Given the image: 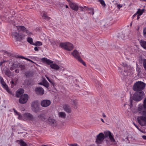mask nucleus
<instances>
[{
	"instance_id": "774afa93",
	"label": "nucleus",
	"mask_w": 146,
	"mask_h": 146,
	"mask_svg": "<svg viewBox=\"0 0 146 146\" xmlns=\"http://www.w3.org/2000/svg\"><path fill=\"white\" fill-rule=\"evenodd\" d=\"M12 83L13 84L14 83V82H13L12 81Z\"/></svg>"
},
{
	"instance_id": "a19ab883",
	"label": "nucleus",
	"mask_w": 146,
	"mask_h": 146,
	"mask_svg": "<svg viewBox=\"0 0 146 146\" xmlns=\"http://www.w3.org/2000/svg\"><path fill=\"white\" fill-rule=\"evenodd\" d=\"M122 6V5L121 4H118L117 5V7L118 8L120 9V8Z\"/></svg>"
},
{
	"instance_id": "f03ea898",
	"label": "nucleus",
	"mask_w": 146,
	"mask_h": 146,
	"mask_svg": "<svg viewBox=\"0 0 146 146\" xmlns=\"http://www.w3.org/2000/svg\"><path fill=\"white\" fill-rule=\"evenodd\" d=\"M145 84L143 82L138 81L134 84L133 89L134 91L137 92L141 91V90L145 88Z\"/></svg>"
},
{
	"instance_id": "dca6fc26",
	"label": "nucleus",
	"mask_w": 146,
	"mask_h": 146,
	"mask_svg": "<svg viewBox=\"0 0 146 146\" xmlns=\"http://www.w3.org/2000/svg\"><path fill=\"white\" fill-rule=\"evenodd\" d=\"M69 5L71 8L74 11H77L79 9V7L76 4L70 2L69 3Z\"/></svg>"
},
{
	"instance_id": "338daca9",
	"label": "nucleus",
	"mask_w": 146,
	"mask_h": 146,
	"mask_svg": "<svg viewBox=\"0 0 146 146\" xmlns=\"http://www.w3.org/2000/svg\"><path fill=\"white\" fill-rule=\"evenodd\" d=\"M140 1H146L145 0H140Z\"/></svg>"
},
{
	"instance_id": "de8ad7c7",
	"label": "nucleus",
	"mask_w": 146,
	"mask_h": 146,
	"mask_svg": "<svg viewBox=\"0 0 146 146\" xmlns=\"http://www.w3.org/2000/svg\"><path fill=\"white\" fill-rule=\"evenodd\" d=\"M44 84V80L43 82H40L38 83V84L39 85H43V84Z\"/></svg>"
},
{
	"instance_id": "3c124183",
	"label": "nucleus",
	"mask_w": 146,
	"mask_h": 146,
	"mask_svg": "<svg viewBox=\"0 0 146 146\" xmlns=\"http://www.w3.org/2000/svg\"><path fill=\"white\" fill-rule=\"evenodd\" d=\"M142 137L143 139H144L146 140V136L143 135Z\"/></svg>"
},
{
	"instance_id": "412c9836",
	"label": "nucleus",
	"mask_w": 146,
	"mask_h": 146,
	"mask_svg": "<svg viewBox=\"0 0 146 146\" xmlns=\"http://www.w3.org/2000/svg\"><path fill=\"white\" fill-rule=\"evenodd\" d=\"M51 68L56 70L58 69L60 67L59 66L56 64H52L50 65Z\"/></svg>"
},
{
	"instance_id": "864d4df0",
	"label": "nucleus",
	"mask_w": 146,
	"mask_h": 146,
	"mask_svg": "<svg viewBox=\"0 0 146 146\" xmlns=\"http://www.w3.org/2000/svg\"><path fill=\"white\" fill-rule=\"evenodd\" d=\"M53 85H54V83L51 80V82H50Z\"/></svg>"
},
{
	"instance_id": "ddd939ff",
	"label": "nucleus",
	"mask_w": 146,
	"mask_h": 146,
	"mask_svg": "<svg viewBox=\"0 0 146 146\" xmlns=\"http://www.w3.org/2000/svg\"><path fill=\"white\" fill-rule=\"evenodd\" d=\"M51 104L50 101L49 100H44L41 102V105L43 107H47L49 106Z\"/></svg>"
},
{
	"instance_id": "cd10ccee",
	"label": "nucleus",
	"mask_w": 146,
	"mask_h": 146,
	"mask_svg": "<svg viewBox=\"0 0 146 146\" xmlns=\"http://www.w3.org/2000/svg\"><path fill=\"white\" fill-rule=\"evenodd\" d=\"M49 84L48 82L44 79V84H43V86L46 88H48L49 86Z\"/></svg>"
},
{
	"instance_id": "39448f33",
	"label": "nucleus",
	"mask_w": 146,
	"mask_h": 146,
	"mask_svg": "<svg viewBox=\"0 0 146 146\" xmlns=\"http://www.w3.org/2000/svg\"><path fill=\"white\" fill-rule=\"evenodd\" d=\"M144 95V93L143 91L136 92L133 95V99L135 101H139L142 99Z\"/></svg>"
},
{
	"instance_id": "473e14b6",
	"label": "nucleus",
	"mask_w": 146,
	"mask_h": 146,
	"mask_svg": "<svg viewBox=\"0 0 146 146\" xmlns=\"http://www.w3.org/2000/svg\"><path fill=\"white\" fill-rule=\"evenodd\" d=\"M5 74L8 76H9L11 75V72L9 70H6L5 71Z\"/></svg>"
},
{
	"instance_id": "a18cd8bd",
	"label": "nucleus",
	"mask_w": 146,
	"mask_h": 146,
	"mask_svg": "<svg viewBox=\"0 0 146 146\" xmlns=\"http://www.w3.org/2000/svg\"><path fill=\"white\" fill-rule=\"evenodd\" d=\"M130 108H131L132 106V101L131 100H130Z\"/></svg>"
},
{
	"instance_id": "20e7f679",
	"label": "nucleus",
	"mask_w": 146,
	"mask_h": 146,
	"mask_svg": "<svg viewBox=\"0 0 146 146\" xmlns=\"http://www.w3.org/2000/svg\"><path fill=\"white\" fill-rule=\"evenodd\" d=\"M60 46L61 48L68 51L72 50L74 47L73 45L69 42L61 43L60 44Z\"/></svg>"
},
{
	"instance_id": "bb28decb",
	"label": "nucleus",
	"mask_w": 146,
	"mask_h": 146,
	"mask_svg": "<svg viewBox=\"0 0 146 146\" xmlns=\"http://www.w3.org/2000/svg\"><path fill=\"white\" fill-rule=\"evenodd\" d=\"M27 41L29 43L33 45L34 43L33 42V40L32 38L30 37L28 38H27Z\"/></svg>"
},
{
	"instance_id": "b1692460",
	"label": "nucleus",
	"mask_w": 146,
	"mask_h": 146,
	"mask_svg": "<svg viewBox=\"0 0 146 146\" xmlns=\"http://www.w3.org/2000/svg\"><path fill=\"white\" fill-rule=\"evenodd\" d=\"M13 110L15 114L18 116V118L20 119H22V115H21L15 109H13Z\"/></svg>"
},
{
	"instance_id": "0e129e2a",
	"label": "nucleus",
	"mask_w": 146,
	"mask_h": 146,
	"mask_svg": "<svg viewBox=\"0 0 146 146\" xmlns=\"http://www.w3.org/2000/svg\"><path fill=\"white\" fill-rule=\"evenodd\" d=\"M20 67H21H21L22 68V67H23H23H24V66H23V65H21V66H20Z\"/></svg>"
},
{
	"instance_id": "9b49d317",
	"label": "nucleus",
	"mask_w": 146,
	"mask_h": 146,
	"mask_svg": "<svg viewBox=\"0 0 146 146\" xmlns=\"http://www.w3.org/2000/svg\"><path fill=\"white\" fill-rule=\"evenodd\" d=\"M13 37L15 38L17 41H20L23 38V36L21 35H20L17 32H14L12 34Z\"/></svg>"
},
{
	"instance_id": "37998d69",
	"label": "nucleus",
	"mask_w": 146,
	"mask_h": 146,
	"mask_svg": "<svg viewBox=\"0 0 146 146\" xmlns=\"http://www.w3.org/2000/svg\"><path fill=\"white\" fill-rule=\"evenodd\" d=\"M34 50L35 51H38V48L37 47H35L34 48Z\"/></svg>"
},
{
	"instance_id": "a211bd4d",
	"label": "nucleus",
	"mask_w": 146,
	"mask_h": 146,
	"mask_svg": "<svg viewBox=\"0 0 146 146\" xmlns=\"http://www.w3.org/2000/svg\"><path fill=\"white\" fill-rule=\"evenodd\" d=\"M24 92V90L22 89H20L17 91L16 93V96L17 97H20Z\"/></svg>"
},
{
	"instance_id": "a878e982",
	"label": "nucleus",
	"mask_w": 146,
	"mask_h": 146,
	"mask_svg": "<svg viewBox=\"0 0 146 146\" xmlns=\"http://www.w3.org/2000/svg\"><path fill=\"white\" fill-rule=\"evenodd\" d=\"M79 8L80 10L84 12H85L88 9V8L86 6H84V7H80Z\"/></svg>"
},
{
	"instance_id": "bf43d9fd",
	"label": "nucleus",
	"mask_w": 146,
	"mask_h": 146,
	"mask_svg": "<svg viewBox=\"0 0 146 146\" xmlns=\"http://www.w3.org/2000/svg\"><path fill=\"white\" fill-rule=\"evenodd\" d=\"M137 15V13H135V14H134L133 16V18H134V17Z\"/></svg>"
},
{
	"instance_id": "e2e57ef3",
	"label": "nucleus",
	"mask_w": 146,
	"mask_h": 146,
	"mask_svg": "<svg viewBox=\"0 0 146 146\" xmlns=\"http://www.w3.org/2000/svg\"><path fill=\"white\" fill-rule=\"evenodd\" d=\"M65 7L66 8H68V6L67 5H66Z\"/></svg>"
},
{
	"instance_id": "4468645a",
	"label": "nucleus",
	"mask_w": 146,
	"mask_h": 146,
	"mask_svg": "<svg viewBox=\"0 0 146 146\" xmlns=\"http://www.w3.org/2000/svg\"><path fill=\"white\" fill-rule=\"evenodd\" d=\"M36 93L39 95H42L44 94V90L42 88L38 87L35 89Z\"/></svg>"
},
{
	"instance_id": "7c9ffc66",
	"label": "nucleus",
	"mask_w": 146,
	"mask_h": 146,
	"mask_svg": "<svg viewBox=\"0 0 146 146\" xmlns=\"http://www.w3.org/2000/svg\"><path fill=\"white\" fill-rule=\"evenodd\" d=\"M98 1L100 3L102 6L104 7H105L106 6V4L104 0H98Z\"/></svg>"
},
{
	"instance_id": "f3484780",
	"label": "nucleus",
	"mask_w": 146,
	"mask_h": 146,
	"mask_svg": "<svg viewBox=\"0 0 146 146\" xmlns=\"http://www.w3.org/2000/svg\"><path fill=\"white\" fill-rule=\"evenodd\" d=\"M63 109L66 112L70 113L72 111L71 109L70 106L67 104H65L63 106Z\"/></svg>"
},
{
	"instance_id": "6ab92c4d",
	"label": "nucleus",
	"mask_w": 146,
	"mask_h": 146,
	"mask_svg": "<svg viewBox=\"0 0 146 146\" xmlns=\"http://www.w3.org/2000/svg\"><path fill=\"white\" fill-rule=\"evenodd\" d=\"M139 43L142 47L146 49V41L141 40L139 41Z\"/></svg>"
},
{
	"instance_id": "6e6d98bb",
	"label": "nucleus",
	"mask_w": 146,
	"mask_h": 146,
	"mask_svg": "<svg viewBox=\"0 0 146 146\" xmlns=\"http://www.w3.org/2000/svg\"><path fill=\"white\" fill-rule=\"evenodd\" d=\"M46 78H47L48 80L49 81V82H51V80L49 79L48 77H46Z\"/></svg>"
},
{
	"instance_id": "680f3d73",
	"label": "nucleus",
	"mask_w": 146,
	"mask_h": 146,
	"mask_svg": "<svg viewBox=\"0 0 146 146\" xmlns=\"http://www.w3.org/2000/svg\"><path fill=\"white\" fill-rule=\"evenodd\" d=\"M67 1H68L69 2V3H70V2H72L70 0H67Z\"/></svg>"
},
{
	"instance_id": "393cba45",
	"label": "nucleus",
	"mask_w": 146,
	"mask_h": 146,
	"mask_svg": "<svg viewBox=\"0 0 146 146\" xmlns=\"http://www.w3.org/2000/svg\"><path fill=\"white\" fill-rule=\"evenodd\" d=\"M144 11V9H139L136 13L137 14H138V15H142L143 13V12Z\"/></svg>"
},
{
	"instance_id": "423d86ee",
	"label": "nucleus",
	"mask_w": 146,
	"mask_h": 146,
	"mask_svg": "<svg viewBox=\"0 0 146 146\" xmlns=\"http://www.w3.org/2000/svg\"><path fill=\"white\" fill-rule=\"evenodd\" d=\"M31 109L33 111L35 112H37L40 110L39 104L37 102L34 101L32 103Z\"/></svg>"
},
{
	"instance_id": "4c0bfd02",
	"label": "nucleus",
	"mask_w": 146,
	"mask_h": 146,
	"mask_svg": "<svg viewBox=\"0 0 146 146\" xmlns=\"http://www.w3.org/2000/svg\"><path fill=\"white\" fill-rule=\"evenodd\" d=\"M47 58H44L41 59V60L44 62H45L47 60Z\"/></svg>"
},
{
	"instance_id": "603ef678",
	"label": "nucleus",
	"mask_w": 146,
	"mask_h": 146,
	"mask_svg": "<svg viewBox=\"0 0 146 146\" xmlns=\"http://www.w3.org/2000/svg\"><path fill=\"white\" fill-rule=\"evenodd\" d=\"M15 72L16 73H18L19 72V70H18V69H16L15 70Z\"/></svg>"
},
{
	"instance_id": "49530a36",
	"label": "nucleus",
	"mask_w": 146,
	"mask_h": 146,
	"mask_svg": "<svg viewBox=\"0 0 146 146\" xmlns=\"http://www.w3.org/2000/svg\"><path fill=\"white\" fill-rule=\"evenodd\" d=\"M25 59L29 61L32 62V61L31 60L26 58H25Z\"/></svg>"
},
{
	"instance_id": "8fccbe9b",
	"label": "nucleus",
	"mask_w": 146,
	"mask_h": 146,
	"mask_svg": "<svg viewBox=\"0 0 146 146\" xmlns=\"http://www.w3.org/2000/svg\"><path fill=\"white\" fill-rule=\"evenodd\" d=\"M50 43H51V44H52V45H54V44H55V43L54 42H53V41H50Z\"/></svg>"
},
{
	"instance_id": "72a5a7b5",
	"label": "nucleus",
	"mask_w": 146,
	"mask_h": 146,
	"mask_svg": "<svg viewBox=\"0 0 146 146\" xmlns=\"http://www.w3.org/2000/svg\"><path fill=\"white\" fill-rule=\"evenodd\" d=\"M143 34L144 37L146 38V28H144L143 29Z\"/></svg>"
},
{
	"instance_id": "2f4dec72",
	"label": "nucleus",
	"mask_w": 146,
	"mask_h": 146,
	"mask_svg": "<svg viewBox=\"0 0 146 146\" xmlns=\"http://www.w3.org/2000/svg\"><path fill=\"white\" fill-rule=\"evenodd\" d=\"M42 17L43 19L46 20H48L50 19V18L49 17H48L47 16V15L46 14H44L43 15Z\"/></svg>"
},
{
	"instance_id": "5701e85b",
	"label": "nucleus",
	"mask_w": 146,
	"mask_h": 146,
	"mask_svg": "<svg viewBox=\"0 0 146 146\" xmlns=\"http://www.w3.org/2000/svg\"><path fill=\"white\" fill-rule=\"evenodd\" d=\"M19 143L21 146H26V144L22 140H20L17 141Z\"/></svg>"
},
{
	"instance_id": "1a4fd4ad",
	"label": "nucleus",
	"mask_w": 146,
	"mask_h": 146,
	"mask_svg": "<svg viewBox=\"0 0 146 146\" xmlns=\"http://www.w3.org/2000/svg\"><path fill=\"white\" fill-rule=\"evenodd\" d=\"M139 123L141 126L146 125V117L142 116L139 117L137 118Z\"/></svg>"
},
{
	"instance_id": "f8f14e48",
	"label": "nucleus",
	"mask_w": 146,
	"mask_h": 146,
	"mask_svg": "<svg viewBox=\"0 0 146 146\" xmlns=\"http://www.w3.org/2000/svg\"><path fill=\"white\" fill-rule=\"evenodd\" d=\"M48 122L50 125L53 126H56L57 125L56 121L51 117H49L48 120Z\"/></svg>"
},
{
	"instance_id": "79ce46f5",
	"label": "nucleus",
	"mask_w": 146,
	"mask_h": 146,
	"mask_svg": "<svg viewBox=\"0 0 146 146\" xmlns=\"http://www.w3.org/2000/svg\"><path fill=\"white\" fill-rule=\"evenodd\" d=\"M134 125L135 126V127L139 130L140 131H141L143 133V132L139 128V127H138V126L136 125V124H135L134 123Z\"/></svg>"
},
{
	"instance_id": "7ed1b4c3",
	"label": "nucleus",
	"mask_w": 146,
	"mask_h": 146,
	"mask_svg": "<svg viewBox=\"0 0 146 146\" xmlns=\"http://www.w3.org/2000/svg\"><path fill=\"white\" fill-rule=\"evenodd\" d=\"M80 54L81 52L78 51L76 50H74L71 53V54L78 61L81 63L84 66H86V64L85 62L83 61L80 57Z\"/></svg>"
},
{
	"instance_id": "9d476101",
	"label": "nucleus",
	"mask_w": 146,
	"mask_h": 146,
	"mask_svg": "<svg viewBox=\"0 0 146 146\" xmlns=\"http://www.w3.org/2000/svg\"><path fill=\"white\" fill-rule=\"evenodd\" d=\"M17 28L19 31H22L25 32L29 35L32 34L31 32H29V31L24 26H17Z\"/></svg>"
},
{
	"instance_id": "ea45409f",
	"label": "nucleus",
	"mask_w": 146,
	"mask_h": 146,
	"mask_svg": "<svg viewBox=\"0 0 146 146\" xmlns=\"http://www.w3.org/2000/svg\"><path fill=\"white\" fill-rule=\"evenodd\" d=\"M4 81V80L3 78L0 76V82L1 83L2 82H3Z\"/></svg>"
},
{
	"instance_id": "f257e3e1",
	"label": "nucleus",
	"mask_w": 146,
	"mask_h": 146,
	"mask_svg": "<svg viewBox=\"0 0 146 146\" xmlns=\"http://www.w3.org/2000/svg\"><path fill=\"white\" fill-rule=\"evenodd\" d=\"M104 134L102 133H100L97 136V138L96 142L98 144L101 143L105 138V136L106 137H108L110 141L112 142H115V139L113 138V135L109 131H104Z\"/></svg>"
},
{
	"instance_id": "13d9d810",
	"label": "nucleus",
	"mask_w": 146,
	"mask_h": 146,
	"mask_svg": "<svg viewBox=\"0 0 146 146\" xmlns=\"http://www.w3.org/2000/svg\"><path fill=\"white\" fill-rule=\"evenodd\" d=\"M140 16V15H137V20H138V19H139V18H140L139 16Z\"/></svg>"
},
{
	"instance_id": "c756f323",
	"label": "nucleus",
	"mask_w": 146,
	"mask_h": 146,
	"mask_svg": "<svg viewBox=\"0 0 146 146\" xmlns=\"http://www.w3.org/2000/svg\"><path fill=\"white\" fill-rule=\"evenodd\" d=\"M42 45V43L40 41H38L36 42L35 43H34L33 44L34 45H36V46H41Z\"/></svg>"
},
{
	"instance_id": "58836bf2",
	"label": "nucleus",
	"mask_w": 146,
	"mask_h": 146,
	"mask_svg": "<svg viewBox=\"0 0 146 146\" xmlns=\"http://www.w3.org/2000/svg\"><path fill=\"white\" fill-rule=\"evenodd\" d=\"M70 146H79L76 143H74V144H70L69 145Z\"/></svg>"
},
{
	"instance_id": "4d7b16f0",
	"label": "nucleus",
	"mask_w": 146,
	"mask_h": 146,
	"mask_svg": "<svg viewBox=\"0 0 146 146\" xmlns=\"http://www.w3.org/2000/svg\"><path fill=\"white\" fill-rule=\"evenodd\" d=\"M102 116L104 117H106V115L104 113H102Z\"/></svg>"
},
{
	"instance_id": "c03bdc74",
	"label": "nucleus",
	"mask_w": 146,
	"mask_h": 146,
	"mask_svg": "<svg viewBox=\"0 0 146 146\" xmlns=\"http://www.w3.org/2000/svg\"><path fill=\"white\" fill-rule=\"evenodd\" d=\"M18 57L19 58H23V59H25V57H24L23 56H18Z\"/></svg>"
},
{
	"instance_id": "09e8293b",
	"label": "nucleus",
	"mask_w": 146,
	"mask_h": 146,
	"mask_svg": "<svg viewBox=\"0 0 146 146\" xmlns=\"http://www.w3.org/2000/svg\"><path fill=\"white\" fill-rule=\"evenodd\" d=\"M38 117L39 118H41L42 117H43V115H39Z\"/></svg>"
},
{
	"instance_id": "5fc2aeb1",
	"label": "nucleus",
	"mask_w": 146,
	"mask_h": 146,
	"mask_svg": "<svg viewBox=\"0 0 146 146\" xmlns=\"http://www.w3.org/2000/svg\"><path fill=\"white\" fill-rule=\"evenodd\" d=\"M3 62H4V61L1 62H0V66H1L2 65V64L3 63Z\"/></svg>"
},
{
	"instance_id": "aec40b11",
	"label": "nucleus",
	"mask_w": 146,
	"mask_h": 146,
	"mask_svg": "<svg viewBox=\"0 0 146 146\" xmlns=\"http://www.w3.org/2000/svg\"><path fill=\"white\" fill-rule=\"evenodd\" d=\"M58 115L59 117L64 118L66 117V114L64 112H60L58 113Z\"/></svg>"
},
{
	"instance_id": "2eb2a0df",
	"label": "nucleus",
	"mask_w": 146,
	"mask_h": 146,
	"mask_svg": "<svg viewBox=\"0 0 146 146\" xmlns=\"http://www.w3.org/2000/svg\"><path fill=\"white\" fill-rule=\"evenodd\" d=\"M146 108H145L142 106L138 107V110L139 112L141 113L142 115H146Z\"/></svg>"
},
{
	"instance_id": "4be33fe9",
	"label": "nucleus",
	"mask_w": 146,
	"mask_h": 146,
	"mask_svg": "<svg viewBox=\"0 0 146 146\" xmlns=\"http://www.w3.org/2000/svg\"><path fill=\"white\" fill-rule=\"evenodd\" d=\"M1 84H2V85L3 88L5 89L8 92H9V89L8 88L7 85L6 84L5 82L4 81L3 82H2Z\"/></svg>"
},
{
	"instance_id": "f704fd0d",
	"label": "nucleus",
	"mask_w": 146,
	"mask_h": 146,
	"mask_svg": "<svg viewBox=\"0 0 146 146\" xmlns=\"http://www.w3.org/2000/svg\"><path fill=\"white\" fill-rule=\"evenodd\" d=\"M53 63V62L48 59H47V60L46 62V63H47L48 64H50L52 63Z\"/></svg>"
},
{
	"instance_id": "c9c22d12",
	"label": "nucleus",
	"mask_w": 146,
	"mask_h": 146,
	"mask_svg": "<svg viewBox=\"0 0 146 146\" xmlns=\"http://www.w3.org/2000/svg\"><path fill=\"white\" fill-rule=\"evenodd\" d=\"M143 65L144 68L146 70V60H144L143 62Z\"/></svg>"
},
{
	"instance_id": "052dcab7",
	"label": "nucleus",
	"mask_w": 146,
	"mask_h": 146,
	"mask_svg": "<svg viewBox=\"0 0 146 146\" xmlns=\"http://www.w3.org/2000/svg\"><path fill=\"white\" fill-rule=\"evenodd\" d=\"M101 121L103 123H104V120L102 119V118H101Z\"/></svg>"
},
{
	"instance_id": "6e6552de",
	"label": "nucleus",
	"mask_w": 146,
	"mask_h": 146,
	"mask_svg": "<svg viewBox=\"0 0 146 146\" xmlns=\"http://www.w3.org/2000/svg\"><path fill=\"white\" fill-rule=\"evenodd\" d=\"M28 98V95L26 94H25L20 98L19 100V102L21 104H25L27 102Z\"/></svg>"
},
{
	"instance_id": "69168bd1",
	"label": "nucleus",
	"mask_w": 146,
	"mask_h": 146,
	"mask_svg": "<svg viewBox=\"0 0 146 146\" xmlns=\"http://www.w3.org/2000/svg\"><path fill=\"white\" fill-rule=\"evenodd\" d=\"M42 146H47V145H42Z\"/></svg>"
},
{
	"instance_id": "e433bc0d",
	"label": "nucleus",
	"mask_w": 146,
	"mask_h": 146,
	"mask_svg": "<svg viewBox=\"0 0 146 146\" xmlns=\"http://www.w3.org/2000/svg\"><path fill=\"white\" fill-rule=\"evenodd\" d=\"M143 107L145 108H146V98H145L143 102Z\"/></svg>"
},
{
	"instance_id": "c85d7f7f",
	"label": "nucleus",
	"mask_w": 146,
	"mask_h": 146,
	"mask_svg": "<svg viewBox=\"0 0 146 146\" xmlns=\"http://www.w3.org/2000/svg\"><path fill=\"white\" fill-rule=\"evenodd\" d=\"M71 102L72 103V104L74 105V106H77V102L76 100H72Z\"/></svg>"
},
{
	"instance_id": "0eeeda50",
	"label": "nucleus",
	"mask_w": 146,
	"mask_h": 146,
	"mask_svg": "<svg viewBox=\"0 0 146 146\" xmlns=\"http://www.w3.org/2000/svg\"><path fill=\"white\" fill-rule=\"evenodd\" d=\"M22 119H20L21 120L33 121L34 119L33 115L29 113H25L23 115H22Z\"/></svg>"
}]
</instances>
